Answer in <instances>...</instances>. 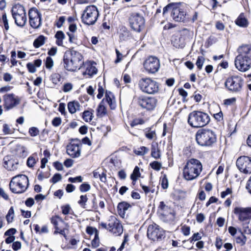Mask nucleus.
<instances>
[{"instance_id": "nucleus-1", "label": "nucleus", "mask_w": 251, "mask_h": 251, "mask_svg": "<svg viewBox=\"0 0 251 251\" xmlns=\"http://www.w3.org/2000/svg\"><path fill=\"white\" fill-rule=\"evenodd\" d=\"M83 56L78 51L71 50H67L63 56V66L70 72L80 70L84 64Z\"/></svg>"}, {"instance_id": "nucleus-2", "label": "nucleus", "mask_w": 251, "mask_h": 251, "mask_svg": "<svg viewBox=\"0 0 251 251\" xmlns=\"http://www.w3.org/2000/svg\"><path fill=\"white\" fill-rule=\"evenodd\" d=\"M202 170V165L201 161L197 159L191 158L188 160L183 170V176L187 180H192L197 178Z\"/></svg>"}, {"instance_id": "nucleus-3", "label": "nucleus", "mask_w": 251, "mask_h": 251, "mask_svg": "<svg viewBox=\"0 0 251 251\" xmlns=\"http://www.w3.org/2000/svg\"><path fill=\"white\" fill-rule=\"evenodd\" d=\"M197 143L201 146L211 147L216 142L215 133L209 129H201L196 134Z\"/></svg>"}, {"instance_id": "nucleus-4", "label": "nucleus", "mask_w": 251, "mask_h": 251, "mask_svg": "<svg viewBox=\"0 0 251 251\" xmlns=\"http://www.w3.org/2000/svg\"><path fill=\"white\" fill-rule=\"evenodd\" d=\"M28 186V178L25 175H18L13 176L9 183L10 190L15 194H22L25 192Z\"/></svg>"}, {"instance_id": "nucleus-5", "label": "nucleus", "mask_w": 251, "mask_h": 251, "mask_svg": "<svg viewBox=\"0 0 251 251\" xmlns=\"http://www.w3.org/2000/svg\"><path fill=\"white\" fill-rule=\"evenodd\" d=\"M210 118L206 113L193 111L188 116V123L193 127H203L209 123Z\"/></svg>"}, {"instance_id": "nucleus-6", "label": "nucleus", "mask_w": 251, "mask_h": 251, "mask_svg": "<svg viewBox=\"0 0 251 251\" xmlns=\"http://www.w3.org/2000/svg\"><path fill=\"white\" fill-rule=\"evenodd\" d=\"M11 13L16 25L20 27L24 26L27 21L24 6L20 4H15L12 8Z\"/></svg>"}, {"instance_id": "nucleus-7", "label": "nucleus", "mask_w": 251, "mask_h": 251, "mask_svg": "<svg viewBox=\"0 0 251 251\" xmlns=\"http://www.w3.org/2000/svg\"><path fill=\"white\" fill-rule=\"evenodd\" d=\"M99 15V11L96 6L94 5L88 6L82 15V21L86 25H94L97 21Z\"/></svg>"}, {"instance_id": "nucleus-8", "label": "nucleus", "mask_w": 251, "mask_h": 251, "mask_svg": "<svg viewBox=\"0 0 251 251\" xmlns=\"http://www.w3.org/2000/svg\"><path fill=\"white\" fill-rule=\"evenodd\" d=\"M100 225L116 236L121 235L123 231L122 225L115 216H111L109 218L108 224L102 222Z\"/></svg>"}, {"instance_id": "nucleus-9", "label": "nucleus", "mask_w": 251, "mask_h": 251, "mask_svg": "<svg viewBox=\"0 0 251 251\" xmlns=\"http://www.w3.org/2000/svg\"><path fill=\"white\" fill-rule=\"evenodd\" d=\"M139 86L142 92L149 94L156 93L159 90L158 83L150 78H142L139 82Z\"/></svg>"}, {"instance_id": "nucleus-10", "label": "nucleus", "mask_w": 251, "mask_h": 251, "mask_svg": "<svg viewBox=\"0 0 251 251\" xmlns=\"http://www.w3.org/2000/svg\"><path fill=\"white\" fill-rule=\"evenodd\" d=\"M104 100L107 102L111 109H114L116 107V102L113 95L111 92L106 91L105 99L100 102L97 109V115L99 117H103L106 114V109L103 104Z\"/></svg>"}, {"instance_id": "nucleus-11", "label": "nucleus", "mask_w": 251, "mask_h": 251, "mask_svg": "<svg viewBox=\"0 0 251 251\" xmlns=\"http://www.w3.org/2000/svg\"><path fill=\"white\" fill-rule=\"evenodd\" d=\"M244 83L243 78L239 75H232L228 77L225 85L226 87L232 92H240Z\"/></svg>"}, {"instance_id": "nucleus-12", "label": "nucleus", "mask_w": 251, "mask_h": 251, "mask_svg": "<svg viewBox=\"0 0 251 251\" xmlns=\"http://www.w3.org/2000/svg\"><path fill=\"white\" fill-rule=\"evenodd\" d=\"M134 99L139 106L148 110H153L156 106L157 100L153 97L139 96L134 97Z\"/></svg>"}, {"instance_id": "nucleus-13", "label": "nucleus", "mask_w": 251, "mask_h": 251, "mask_svg": "<svg viewBox=\"0 0 251 251\" xmlns=\"http://www.w3.org/2000/svg\"><path fill=\"white\" fill-rule=\"evenodd\" d=\"M148 237L153 241H160L164 236V231L156 224L150 225L147 230Z\"/></svg>"}, {"instance_id": "nucleus-14", "label": "nucleus", "mask_w": 251, "mask_h": 251, "mask_svg": "<svg viewBox=\"0 0 251 251\" xmlns=\"http://www.w3.org/2000/svg\"><path fill=\"white\" fill-rule=\"evenodd\" d=\"M29 22L30 26L35 29L42 25V14L35 7L30 8L28 11Z\"/></svg>"}, {"instance_id": "nucleus-15", "label": "nucleus", "mask_w": 251, "mask_h": 251, "mask_svg": "<svg viewBox=\"0 0 251 251\" xmlns=\"http://www.w3.org/2000/svg\"><path fill=\"white\" fill-rule=\"evenodd\" d=\"M129 22L133 30L140 32L144 26L145 20L139 14L133 13L130 15Z\"/></svg>"}, {"instance_id": "nucleus-16", "label": "nucleus", "mask_w": 251, "mask_h": 251, "mask_svg": "<svg viewBox=\"0 0 251 251\" xmlns=\"http://www.w3.org/2000/svg\"><path fill=\"white\" fill-rule=\"evenodd\" d=\"M236 166L240 172L251 174V158L246 156H240L236 161Z\"/></svg>"}, {"instance_id": "nucleus-17", "label": "nucleus", "mask_w": 251, "mask_h": 251, "mask_svg": "<svg viewBox=\"0 0 251 251\" xmlns=\"http://www.w3.org/2000/svg\"><path fill=\"white\" fill-rule=\"evenodd\" d=\"M145 69L149 73L154 74L160 68L159 60L154 56L149 57L144 63Z\"/></svg>"}, {"instance_id": "nucleus-18", "label": "nucleus", "mask_w": 251, "mask_h": 251, "mask_svg": "<svg viewBox=\"0 0 251 251\" xmlns=\"http://www.w3.org/2000/svg\"><path fill=\"white\" fill-rule=\"evenodd\" d=\"M234 64L239 71L245 72L251 68V60L238 54L235 58Z\"/></svg>"}, {"instance_id": "nucleus-19", "label": "nucleus", "mask_w": 251, "mask_h": 251, "mask_svg": "<svg viewBox=\"0 0 251 251\" xmlns=\"http://www.w3.org/2000/svg\"><path fill=\"white\" fill-rule=\"evenodd\" d=\"M3 106L4 108L10 110L20 103V99L13 94H7L3 96Z\"/></svg>"}, {"instance_id": "nucleus-20", "label": "nucleus", "mask_w": 251, "mask_h": 251, "mask_svg": "<svg viewBox=\"0 0 251 251\" xmlns=\"http://www.w3.org/2000/svg\"><path fill=\"white\" fill-rule=\"evenodd\" d=\"M234 213L241 222L247 223L248 221L251 219V208L237 207L234 208Z\"/></svg>"}, {"instance_id": "nucleus-21", "label": "nucleus", "mask_w": 251, "mask_h": 251, "mask_svg": "<svg viewBox=\"0 0 251 251\" xmlns=\"http://www.w3.org/2000/svg\"><path fill=\"white\" fill-rule=\"evenodd\" d=\"M67 153L73 158H77L80 156L81 148L79 143H70L67 146Z\"/></svg>"}, {"instance_id": "nucleus-22", "label": "nucleus", "mask_w": 251, "mask_h": 251, "mask_svg": "<svg viewBox=\"0 0 251 251\" xmlns=\"http://www.w3.org/2000/svg\"><path fill=\"white\" fill-rule=\"evenodd\" d=\"M173 19L176 22H183L186 13L183 9L179 7L173 8L171 13Z\"/></svg>"}, {"instance_id": "nucleus-23", "label": "nucleus", "mask_w": 251, "mask_h": 251, "mask_svg": "<svg viewBox=\"0 0 251 251\" xmlns=\"http://www.w3.org/2000/svg\"><path fill=\"white\" fill-rule=\"evenodd\" d=\"M238 54L251 60V44H243L237 49Z\"/></svg>"}, {"instance_id": "nucleus-24", "label": "nucleus", "mask_w": 251, "mask_h": 251, "mask_svg": "<svg viewBox=\"0 0 251 251\" xmlns=\"http://www.w3.org/2000/svg\"><path fill=\"white\" fill-rule=\"evenodd\" d=\"M83 65L86 68L85 71L83 72L84 75H88L89 77H91L97 73V68L91 62L84 63Z\"/></svg>"}, {"instance_id": "nucleus-25", "label": "nucleus", "mask_w": 251, "mask_h": 251, "mask_svg": "<svg viewBox=\"0 0 251 251\" xmlns=\"http://www.w3.org/2000/svg\"><path fill=\"white\" fill-rule=\"evenodd\" d=\"M80 107L79 102L75 100L70 101L68 104V110L71 114L75 113L77 111L79 110Z\"/></svg>"}, {"instance_id": "nucleus-26", "label": "nucleus", "mask_w": 251, "mask_h": 251, "mask_svg": "<svg viewBox=\"0 0 251 251\" xmlns=\"http://www.w3.org/2000/svg\"><path fill=\"white\" fill-rule=\"evenodd\" d=\"M235 240L237 244H240L241 246H243L245 244L247 241V238L242 232L239 230L237 233V235L235 236Z\"/></svg>"}, {"instance_id": "nucleus-27", "label": "nucleus", "mask_w": 251, "mask_h": 251, "mask_svg": "<svg viewBox=\"0 0 251 251\" xmlns=\"http://www.w3.org/2000/svg\"><path fill=\"white\" fill-rule=\"evenodd\" d=\"M3 167L9 171H14L17 169V166L18 163H16L15 165L14 164V162L13 160H6V157H4L3 159Z\"/></svg>"}, {"instance_id": "nucleus-28", "label": "nucleus", "mask_w": 251, "mask_h": 251, "mask_svg": "<svg viewBox=\"0 0 251 251\" xmlns=\"http://www.w3.org/2000/svg\"><path fill=\"white\" fill-rule=\"evenodd\" d=\"M151 156L156 159L160 158L161 154L157 143L151 144Z\"/></svg>"}, {"instance_id": "nucleus-29", "label": "nucleus", "mask_w": 251, "mask_h": 251, "mask_svg": "<svg viewBox=\"0 0 251 251\" xmlns=\"http://www.w3.org/2000/svg\"><path fill=\"white\" fill-rule=\"evenodd\" d=\"M145 135L147 138L149 140L156 139L155 131L152 130L151 128H147L144 130Z\"/></svg>"}, {"instance_id": "nucleus-30", "label": "nucleus", "mask_w": 251, "mask_h": 251, "mask_svg": "<svg viewBox=\"0 0 251 251\" xmlns=\"http://www.w3.org/2000/svg\"><path fill=\"white\" fill-rule=\"evenodd\" d=\"M235 23L239 26L245 27L248 25L247 20L244 17L243 15H240L235 21Z\"/></svg>"}, {"instance_id": "nucleus-31", "label": "nucleus", "mask_w": 251, "mask_h": 251, "mask_svg": "<svg viewBox=\"0 0 251 251\" xmlns=\"http://www.w3.org/2000/svg\"><path fill=\"white\" fill-rule=\"evenodd\" d=\"M55 37L56 39V44L59 46H63V40L65 38V34L62 31H58L55 35Z\"/></svg>"}, {"instance_id": "nucleus-32", "label": "nucleus", "mask_w": 251, "mask_h": 251, "mask_svg": "<svg viewBox=\"0 0 251 251\" xmlns=\"http://www.w3.org/2000/svg\"><path fill=\"white\" fill-rule=\"evenodd\" d=\"M130 207H131V205L129 203L125 201L119 203L118 205L119 212L120 213H123V214L125 213L126 211Z\"/></svg>"}, {"instance_id": "nucleus-33", "label": "nucleus", "mask_w": 251, "mask_h": 251, "mask_svg": "<svg viewBox=\"0 0 251 251\" xmlns=\"http://www.w3.org/2000/svg\"><path fill=\"white\" fill-rule=\"evenodd\" d=\"M45 37L43 35H40L33 42V46L36 48H38L43 45L45 42Z\"/></svg>"}, {"instance_id": "nucleus-34", "label": "nucleus", "mask_w": 251, "mask_h": 251, "mask_svg": "<svg viewBox=\"0 0 251 251\" xmlns=\"http://www.w3.org/2000/svg\"><path fill=\"white\" fill-rule=\"evenodd\" d=\"M140 175L141 174L139 171V168L138 166H136L133 171V173L130 176V178L132 179L133 184H135L138 178L140 176Z\"/></svg>"}, {"instance_id": "nucleus-35", "label": "nucleus", "mask_w": 251, "mask_h": 251, "mask_svg": "<svg viewBox=\"0 0 251 251\" xmlns=\"http://www.w3.org/2000/svg\"><path fill=\"white\" fill-rule=\"evenodd\" d=\"M149 151V149L144 146L140 147L137 149H135L134 150V152L135 154L138 155L143 156L145 154H147Z\"/></svg>"}, {"instance_id": "nucleus-36", "label": "nucleus", "mask_w": 251, "mask_h": 251, "mask_svg": "<svg viewBox=\"0 0 251 251\" xmlns=\"http://www.w3.org/2000/svg\"><path fill=\"white\" fill-rule=\"evenodd\" d=\"M82 117L85 122H91L93 119V113L88 110L84 111L83 113Z\"/></svg>"}, {"instance_id": "nucleus-37", "label": "nucleus", "mask_w": 251, "mask_h": 251, "mask_svg": "<svg viewBox=\"0 0 251 251\" xmlns=\"http://www.w3.org/2000/svg\"><path fill=\"white\" fill-rule=\"evenodd\" d=\"M120 38L121 40H125L130 35L129 31L125 27H123L121 29Z\"/></svg>"}, {"instance_id": "nucleus-38", "label": "nucleus", "mask_w": 251, "mask_h": 251, "mask_svg": "<svg viewBox=\"0 0 251 251\" xmlns=\"http://www.w3.org/2000/svg\"><path fill=\"white\" fill-rule=\"evenodd\" d=\"M92 247L93 248H97L100 245V239L99 237V233L97 232L95 233V237L91 242Z\"/></svg>"}, {"instance_id": "nucleus-39", "label": "nucleus", "mask_w": 251, "mask_h": 251, "mask_svg": "<svg viewBox=\"0 0 251 251\" xmlns=\"http://www.w3.org/2000/svg\"><path fill=\"white\" fill-rule=\"evenodd\" d=\"M14 214V210L13 207H11L9 209L8 212L6 215V219L8 223L12 222Z\"/></svg>"}, {"instance_id": "nucleus-40", "label": "nucleus", "mask_w": 251, "mask_h": 251, "mask_svg": "<svg viewBox=\"0 0 251 251\" xmlns=\"http://www.w3.org/2000/svg\"><path fill=\"white\" fill-rule=\"evenodd\" d=\"M87 200L88 198L86 195H81L80 197V200L78 201V203L82 207L85 208Z\"/></svg>"}, {"instance_id": "nucleus-41", "label": "nucleus", "mask_w": 251, "mask_h": 251, "mask_svg": "<svg viewBox=\"0 0 251 251\" xmlns=\"http://www.w3.org/2000/svg\"><path fill=\"white\" fill-rule=\"evenodd\" d=\"M53 61L50 56H48L45 61V66L47 69L50 70L53 66Z\"/></svg>"}, {"instance_id": "nucleus-42", "label": "nucleus", "mask_w": 251, "mask_h": 251, "mask_svg": "<svg viewBox=\"0 0 251 251\" xmlns=\"http://www.w3.org/2000/svg\"><path fill=\"white\" fill-rule=\"evenodd\" d=\"M204 62V58L203 56H200L198 57L196 64L199 70H201L202 69Z\"/></svg>"}, {"instance_id": "nucleus-43", "label": "nucleus", "mask_w": 251, "mask_h": 251, "mask_svg": "<svg viewBox=\"0 0 251 251\" xmlns=\"http://www.w3.org/2000/svg\"><path fill=\"white\" fill-rule=\"evenodd\" d=\"M161 185L163 189H165L168 187V180L166 175L161 178Z\"/></svg>"}, {"instance_id": "nucleus-44", "label": "nucleus", "mask_w": 251, "mask_h": 251, "mask_svg": "<svg viewBox=\"0 0 251 251\" xmlns=\"http://www.w3.org/2000/svg\"><path fill=\"white\" fill-rule=\"evenodd\" d=\"M150 166L153 169L156 171H159L161 168L162 164L158 161H154L150 163Z\"/></svg>"}, {"instance_id": "nucleus-45", "label": "nucleus", "mask_w": 251, "mask_h": 251, "mask_svg": "<svg viewBox=\"0 0 251 251\" xmlns=\"http://www.w3.org/2000/svg\"><path fill=\"white\" fill-rule=\"evenodd\" d=\"M202 233L197 232L193 234V235L190 238V241L191 242H193V241H199L201 239L202 237Z\"/></svg>"}, {"instance_id": "nucleus-46", "label": "nucleus", "mask_w": 251, "mask_h": 251, "mask_svg": "<svg viewBox=\"0 0 251 251\" xmlns=\"http://www.w3.org/2000/svg\"><path fill=\"white\" fill-rule=\"evenodd\" d=\"M90 185L86 183H82L79 186V190L82 192H87L90 190Z\"/></svg>"}, {"instance_id": "nucleus-47", "label": "nucleus", "mask_w": 251, "mask_h": 251, "mask_svg": "<svg viewBox=\"0 0 251 251\" xmlns=\"http://www.w3.org/2000/svg\"><path fill=\"white\" fill-rule=\"evenodd\" d=\"M243 228L244 232L248 234H251V219L250 220V222L248 223V224H244Z\"/></svg>"}, {"instance_id": "nucleus-48", "label": "nucleus", "mask_w": 251, "mask_h": 251, "mask_svg": "<svg viewBox=\"0 0 251 251\" xmlns=\"http://www.w3.org/2000/svg\"><path fill=\"white\" fill-rule=\"evenodd\" d=\"M29 133L31 136L34 137L39 134V130L35 127H32L29 129Z\"/></svg>"}, {"instance_id": "nucleus-49", "label": "nucleus", "mask_w": 251, "mask_h": 251, "mask_svg": "<svg viewBox=\"0 0 251 251\" xmlns=\"http://www.w3.org/2000/svg\"><path fill=\"white\" fill-rule=\"evenodd\" d=\"M181 231L183 234L185 236H188L190 234V227L189 226L184 225L181 228Z\"/></svg>"}, {"instance_id": "nucleus-50", "label": "nucleus", "mask_w": 251, "mask_h": 251, "mask_svg": "<svg viewBox=\"0 0 251 251\" xmlns=\"http://www.w3.org/2000/svg\"><path fill=\"white\" fill-rule=\"evenodd\" d=\"M65 228L61 229L58 226L55 227V231H54V234H60L62 235L65 238L67 237V235L65 232Z\"/></svg>"}, {"instance_id": "nucleus-51", "label": "nucleus", "mask_w": 251, "mask_h": 251, "mask_svg": "<svg viewBox=\"0 0 251 251\" xmlns=\"http://www.w3.org/2000/svg\"><path fill=\"white\" fill-rule=\"evenodd\" d=\"M36 163V159L32 156L28 157L27 160V165L29 167H33Z\"/></svg>"}, {"instance_id": "nucleus-52", "label": "nucleus", "mask_w": 251, "mask_h": 251, "mask_svg": "<svg viewBox=\"0 0 251 251\" xmlns=\"http://www.w3.org/2000/svg\"><path fill=\"white\" fill-rule=\"evenodd\" d=\"M2 20L3 23L4 27L6 30H8L9 28L8 20L6 14H3L2 16Z\"/></svg>"}, {"instance_id": "nucleus-53", "label": "nucleus", "mask_w": 251, "mask_h": 251, "mask_svg": "<svg viewBox=\"0 0 251 251\" xmlns=\"http://www.w3.org/2000/svg\"><path fill=\"white\" fill-rule=\"evenodd\" d=\"M3 132L4 134H11L13 133L12 129H10L8 125L7 124H4L3 126Z\"/></svg>"}, {"instance_id": "nucleus-54", "label": "nucleus", "mask_w": 251, "mask_h": 251, "mask_svg": "<svg viewBox=\"0 0 251 251\" xmlns=\"http://www.w3.org/2000/svg\"><path fill=\"white\" fill-rule=\"evenodd\" d=\"M98 94L97 95V97L99 99H100L102 97L104 92V89L103 88L102 86L100 85V83H99L98 84Z\"/></svg>"}, {"instance_id": "nucleus-55", "label": "nucleus", "mask_w": 251, "mask_h": 251, "mask_svg": "<svg viewBox=\"0 0 251 251\" xmlns=\"http://www.w3.org/2000/svg\"><path fill=\"white\" fill-rule=\"evenodd\" d=\"M58 221H60L62 223H64V222L58 216H55V217H52L51 219V223L55 227H56V226H58Z\"/></svg>"}, {"instance_id": "nucleus-56", "label": "nucleus", "mask_w": 251, "mask_h": 251, "mask_svg": "<svg viewBox=\"0 0 251 251\" xmlns=\"http://www.w3.org/2000/svg\"><path fill=\"white\" fill-rule=\"evenodd\" d=\"M62 178L61 175L59 174H55L52 178L50 179V182L53 183H56L58 181H60Z\"/></svg>"}, {"instance_id": "nucleus-57", "label": "nucleus", "mask_w": 251, "mask_h": 251, "mask_svg": "<svg viewBox=\"0 0 251 251\" xmlns=\"http://www.w3.org/2000/svg\"><path fill=\"white\" fill-rule=\"evenodd\" d=\"M11 63L12 66H15L17 63V61L16 60V52L15 50H13L11 51Z\"/></svg>"}, {"instance_id": "nucleus-58", "label": "nucleus", "mask_w": 251, "mask_h": 251, "mask_svg": "<svg viewBox=\"0 0 251 251\" xmlns=\"http://www.w3.org/2000/svg\"><path fill=\"white\" fill-rule=\"evenodd\" d=\"M82 177L81 176H77L75 177H69L68 181L72 183H75L76 182H81L82 181Z\"/></svg>"}, {"instance_id": "nucleus-59", "label": "nucleus", "mask_w": 251, "mask_h": 251, "mask_svg": "<svg viewBox=\"0 0 251 251\" xmlns=\"http://www.w3.org/2000/svg\"><path fill=\"white\" fill-rule=\"evenodd\" d=\"M26 67L28 71L31 73H34L36 72V68L34 64L31 63H28L26 65Z\"/></svg>"}, {"instance_id": "nucleus-60", "label": "nucleus", "mask_w": 251, "mask_h": 251, "mask_svg": "<svg viewBox=\"0 0 251 251\" xmlns=\"http://www.w3.org/2000/svg\"><path fill=\"white\" fill-rule=\"evenodd\" d=\"M62 213L64 215H67L69 213L71 207L69 205H66L61 207Z\"/></svg>"}, {"instance_id": "nucleus-61", "label": "nucleus", "mask_w": 251, "mask_h": 251, "mask_svg": "<svg viewBox=\"0 0 251 251\" xmlns=\"http://www.w3.org/2000/svg\"><path fill=\"white\" fill-rule=\"evenodd\" d=\"M16 232V230L15 228H10L4 233V235L7 236H14L13 235Z\"/></svg>"}, {"instance_id": "nucleus-62", "label": "nucleus", "mask_w": 251, "mask_h": 251, "mask_svg": "<svg viewBox=\"0 0 251 251\" xmlns=\"http://www.w3.org/2000/svg\"><path fill=\"white\" fill-rule=\"evenodd\" d=\"M61 123V119L59 117H55L52 121V124L54 126H59Z\"/></svg>"}, {"instance_id": "nucleus-63", "label": "nucleus", "mask_w": 251, "mask_h": 251, "mask_svg": "<svg viewBox=\"0 0 251 251\" xmlns=\"http://www.w3.org/2000/svg\"><path fill=\"white\" fill-rule=\"evenodd\" d=\"M232 193V190L229 188H227L225 191H223L221 194V197L222 198H226L228 195L231 194Z\"/></svg>"}, {"instance_id": "nucleus-64", "label": "nucleus", "mask_w": 251, "mask_h": 251, "mask_svg": "<svg viewBox=\"0 0 251 251\" xmlns=\"http://www.w3.org/2000/svg\"><path fill=\"white\" fill-rule=\"evenodd\" d=\"M236 101L235 98H232L230 99H226L224 100V104L226 105H230Z\"/></svg>"}]
</instances>
